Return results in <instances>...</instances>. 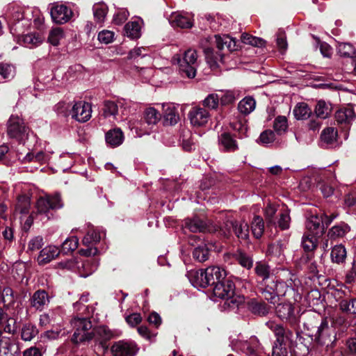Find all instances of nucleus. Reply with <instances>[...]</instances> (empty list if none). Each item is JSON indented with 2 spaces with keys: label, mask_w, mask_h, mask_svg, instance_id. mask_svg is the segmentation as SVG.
Segmentation results:
<instances>
[{
  "label": "nucleus",
  "mask_w": 356,
  "mask_h": 356,
  "mask_svg": "<svg viewBox=\"0 0 356 356\" xmlns=\"http://www.w3.org/2000/svg\"><path fill=\"white\" fill-rule=\"evenodd\" d=\"M188 277L194 287L206 288L226 278V271L219 266H209L204 270L189 271Z\"/></svg>",
  "instance_id": "nucleus-1"
},
{
  "label": "nucleus",
  "mask_w": 356,
  "mask_h": 356,
  "mask_svg": "<svg viewBox=\"0 0 356 356\" xmlns=\"http://www.w3.org/2000/svg\"><path fill=\"white\" fill-rule=\"evenodd\" d=\"M74 330L72 341L75 343L90 341L94 334L89 330L92 328L91 321L87 317H74L70 321Z\"/></svg>",
  "instance_id": "nucleus-2"
},
{
  "label": "nucleus",
  "mask_w": 356,
  "mask_h": 356,
  "mask_svg": "<svg viewBox=\"0 0 356 356\" xmlns=\"http://www.w3.org/2000/svg\"><path fill=\"white\" fill-rule=\"evenodd\" d=\"M179 73L187 78L193 79L196 75L198 66L197 54L195 49L185 51L181 58H177Z\"/></svg>",
  "instance_id": "nucleus-3"
},
{
  "label": "nucleus",
  "mask_w": 356,
  "mask_h": 356,
  "mask_svg": "<svg viewBox=\"0 0 356 356\" xmlns=\"http://www.w3.org/2000/svg\"><path fill=\"white\" fill-rule=\"evenodd\" d=\"M331 296L339 303V309L346 314H356V298L351 296L350 291L341 287L334 289L330 293Z\"/></svg>",
  "instance_id": "nucleus-4"
},
{
  "label": "nucleus",
  "mask_w": 356,
  "mask_h": 356,
  "mask_svg": "<svg viewBox=\"0 0 356 356\" xmlns=\"http://www.w3.org/2000/svg\"><path fill=\"white\" fill-rule=\"evenodd\" d=\"M7 133L10 138L16 139L19 143L28 138L29 129L23 119L17 115H11L7 124Z\"/></svg>",
  "instance_id": "nucleus-5"
},
{
  "label": "nucleus",
  "mask_w": 356,
  "mask_h": 356,
  "mask_svg": "<svg viewBox=\"0 0 356 356\" xmlns=\"http://www.w3.org/2000/svg\"><path fill=\"white\" fill-rule=\"evenodd\" d=\"M63 206V204L58 194L40 197L36 203L37 214L44 215L48 220L50 218L49 213L51 210L60 209Z\"/></svg>",
  "instance_id": "nucleus-6"
},
{
  "label": "nucleus",
  "mask_w": 356,
  "mask_h": 356,
  "mask_svg": "<svg viewBox=\"0 0 356 356\" xmlns=\"http://www.w3.org/2000/svg\"><path fill=\"white\" fill-rule=\"evenodd\" d=\"M200 44L204 49L205 59L210 68L212 70L218 68L220 64L224 62L225 52H220L219 50L216 52L214 51L213 48L209 47L211 44L209 41L205 40V38L202 39Z\"/></svg>",
  "instance_id": "nucleus-7"
},
{
  "label": "nucleus",
  "mask_w": 356,
  "mask_h": 356,
  "mask_svg": "<svg viewBox=\"0 0 356 356\" xmlns=\"http://www.w3.org/2000/svg\"><path fill=\"white\" fill-rule=\"evenodd\" d=\"M206 41H209L210 44H215L218 50L220 52H230L237 49L236 41L228 35H215L205 38Z\"/></svg>",
  "instance_id": "nucleus-8"
},
{
  "label": "nucleus",
  "mask_w": 356,
  "mask_h": 356,
  "mask_svg": "<svg viewBox=\"0 0 356 356\" xmlns=\"http://www.w3.org/2000/svg\"><path fill=\"white\" fill-rule=\"evenodd\" d=\"M95 335L98 351L103 355L108 353L111 339L110 329L105 325L99 326L95 330Z\"/></svg>",
  "instance_id": "nucleus-9"
},
{
  "label": "nucleus",
  "mask_w": 356,
  "mask_h": 356,
  "mask_svg": "<svg viewBox=\"0 0 356 356\" xmlns=\"http://www.w3.org/2000/svg\"><path fill=\"white\" fill-rule=\"evenodd\" d=\"M91 104L84 101L75 102L70 111L72 118L80 122L88 121L91 118Z\"/></svg>",
  "instance_id": "nucleus-10"
},
{
  "label": "nucleus",
  "mask_w": 356,
  "mask_h": 356,
  "mask_svg": "<svg viewBox=\"0 0 356 356\" xmlns=\"http://www.w3.org/2000/svg\"><path fill=\"white\" fill-rule=\"evenodd\" d=\"M225 227L227 232L221 229L224 236L228 238L231 234V229L235 235L241 239L246 240L249 237V226L245 222L229 220L225 222Z\"/></svg>",
  "instance_id": "nucleus-11"
},
{
  "label": "nucleus",
  "mask_w": 356,
  "mask_h": 356,
  "mask_svg": "<svg viewBox=\"0 0 356 356\" xmlns=\"http://www.w3.org/2000/svg\"><path fill=\"white\" fill-rule=\"evenodd\" d=\"M235 286L234 282L227 278L220 282H217L213 288V294L214 296L229 300L233 297Z\"/></svg>",
  "instance_id": "nucleus-12"
},
{
  "label": "nucleus",
  "mask_w": 356,
  "mask_h": 356,
  "mask_svg": "<svg viewBox=\"0 0 356 356\" xmlns=\"http://www.w3.org/2000/svg\"><path fill=\"white\" fill-rule=\"evenodd\" d=\"M139 348L134 341H119L113 344V355L136 356Z\"/></svg>",
  "instance_id": "nucleus-13"
},
{
  "label": "nucleus",
  "mask_w": 356,
  "mask_h": 356,
  "mask_svg": "<svg viewBox=\"0 0 356 356\" xmlns=\"http://www.w3.org/2000/svg\"><path fill=\"white\" fill-rule=\"evenodd\" d=\"M356 118L355 111L350 105L339 108L335 113V119L337 123L341 125L342 129L347 131L351 123Z\"/></svg>",
  "instance_id": "nucleus-14"
},
{
  "label": "nucleus",
  "mask_w": 356,
  "mask_h": 356,
  "mask_svg": "<svg viewBox=\"0 0 356 356\" xmlns=\"http://www.w3.org/2000/svg\"><path fill=\"white\" fill-rule=\"evenodd\" d=\"M51 17L54 22L63 24L67 22L72 17V10L63 4H56L51 8Z\"/></svg>",
  "instance_id": "nucleus-15"
},
{
  "label": "nucleus",
  "mask_w": 356,
  "mask_h": 356,
  "mask_svg": "<svg viewBox=\"0 0 356 356\" xmlns=\"http://www.w3.org/2000/svg\"><path fill=\"white\" fill-rule=\"evenodd\" d=\"M184 228L188 229L191 232H211L216 230V227L211 223L204 222L198 217L186 219L184 220Z\"/></svg>",
  "instance_id": "nucleus-16"
},
{
  "label": "nucleus",
  "mask_w": 356,
  "mask_h": 356,
  "mask_svg": "<svg viewBox=\"0 0 356 356\" xmlns=\"http://www.w3.org/2000/svg\"><path fill=\"white\" fill-rule=\"evenodd\" d=\"M323 216L319 215H312L306 221L305 226L308 234L321 236L325 232V226H323Z\"/></svg>",
  "instance_id": "nucleus-17"
},
{
  "label": "nucleus",
  "mask_w": 356,
  "mask_h": 356,
  "mask_svg": "<svg viewBox=\"0 0 356 356\" xmlns=\"http://www.w3.org/2000/svg\"><path fill=\"white\" fill-rule=\"evenodd\" d=\"M51 296L43 289L37 290L30 298L31 307L38 311H42L50 302Z\"/></svg>",
  "instance_id": "nucleus-18"
},
{
  "label": "nucleus",
  "mask_w": 356,
  "mask_h": 356,
  "mask_svg": "<svg viewBox=\"0 0 356 356\" xmlns=\"http://www.w3.org/2000/svg\"><path fill=\"white\" fill-rule=\"evenodd\" d=\"M169 22L172 26L181 29H190L193 26V16L184 13H172Z\"/></svg>",
  "instance_id": "nucleus-19"
},
{
  "label": "nucleus",
  "mask_w": 356,
  "mask_h": 356,
  "mask_svg": "<svg viewBox=\"0 0 356 356\" xmlns=\"http://www.w3.org/2000/svg\"><path fill=\"white\" fill-rule=\"evenodd\" d=\"M254 273L257 277V282L259 285L270 283L275 278L270 273V268L264 261L256 262Z\"/></svg>",
  "instance_id": "nucleus-20"
},
{
  "label": "nucleus",
  "mask_w": 356,
  "mask_h": 356,
  "mask_svg": "<svg viewBox=\"0 0 356 356\" xmlns=\"http://www.w3.org/2000/svg\"><path fill=\"white\" fill-rule=\"evenodd\" d=\"M143 24V19L139 17L134 21L127 22L123 29L124 35L131 40H138L142 35L141 29Z\"/></svg>",
  "instance_id": "nucleus-21"
},
{
  "label": "nucleus",
  "mask_w": 356,
  "mask_h": 356,
  "mask_svg": "<svg viewBox=\"0 0 356 356\" xmlns=\"http://www.w3.org/2000/svg\"><path fill=\"white\" fill-rule=\"evenodd\" d=\"M266 326L271 330L276 337L275 342L278 343H284L286 340H291L293 336L291 331L286 330L284 327L273 321H268L266 323Z\"/></svg>",
  "instance_id": "nucleus-22"
},
{
  "label": "nucleus",
  "mask_w": 356,
  "mask_h": 356,
  "mask_svg": "<svg viewBox=\"0 0 356 356\" xmlns=\"http://www.w3.org/2000/svg\"><path fill=\"white\" fill-rule=\"evenodd\" d=\"M60 253L59 248L55 245H47L42 249L37 257L39 265L43 266L55 259Z\"/></svg>",
  "instance_id": "nucleus-23"
},
{
  "label": "nucleus",
  "mask_w": 356,
  "mask_h": 356,
  "mask_svg": "<svg viewBox=\"0 0 356 356\" xmlns=\"http://www.w3.org/2000/svg\"><path fill=\"white\" fill-rule=\"evenodd\" d=\"M334 334V328L329 325L327 319L322 320L315 334L316 340L320 343L331 341V337Z\"/></svg>",
  "instance_id": "nucleus-24"
},
{
  "label": "nucleus",
  "mask_w": 356,
  "mask_h": 356,
  "mask_svg": "<svg viewBox=\"0 0 356 356\" xmlns=\"http://www.w3.org/2000/svg\"><path fill=\"white\" fill-rule=\"evenodd\" d=\"M209 116V112L203 108H193L188 113L191 123L197 127L207 124Z\"/></svg>",
  "instance_id": "nucleus-25"
},
{
  "label": "nucleus",
  "mask_w": 356,
  "mask_h": 356,
  "mask_svg": "<svg viewBox=\"0 0 356 356\" xmlns=\"http://www.w3.org/2000/svg\"><path fill=\"white\" fill-rule=\"evenodd\" d=\"M218 145L225 152H232L238 149L237 141L228 132H223L218 136Z\"/></svg>",
  "instance_id": "nucleus-26"
},
{
  "label": "nucleus",
  "mask_w": 356,
  "mask_h": 356,
  "mask_svg": "<svg viewBox=\"0 0 356 356\" xmlns=\"http://www.w3.org/2000/svg\"><path fill=\"white\" fill-rule=\"evenodd\" d=\"M238 346L243 353L249 356H258L259 342L256 337H251L247 341H239Z\"/></svg>",
  "instance_id": "nucleus-27"
},
{
  "label": "nucleus",
  "mask_w": 356,
  "mask_h": 356,
  "mask_svg": "<svg viewBox=\"0 0 356 356\" xmlns=\"http://www.w3.org/2000/svg\"><path fill=\"white\" fill-rule=\"evenodd\" d=\"M315 235L305 233L302 238V247L305 252L308 260H311L313 257V251L316 249L317 238Z\"/></svg>",
  "instance_id": "nucleus-28"
},
{
  "label": "nucleus",
  "mask_w": 356,
  "mask_h": 356,
  "mask_svg": "<svg viewBox=\"0 0 356 356\" xmlns=\"http://www.w3.org/2000/svg\"><path fill=\"white\" fill-rule=\"evenodd\" d=\"M61 309L56 307L50 309L47 312L43 313L40 316V325L41 326H47L55 323H58L61 317Z\"/></svg>",
  "instance_id": "nucleus-29"
},
{
  "label": "nucleus",
  "mask_w": 356,
  "mask_h": 356,
  "mask_svg": "<svg viewBox=\"0 0 356 356\" xmlns=\"http://www.w3.org/2000/svg\"><path fill=\"white\" fill-rule=\"evenodd\" d=\"M225 257V259L232 257L234 261H237L242 267L246 269H250L253 266L252 258L245 252L239 250L233 254H227Z\"/></svg>",
  "instance_id": "nucleus-30"
},
{
  "label": "nucleus",
  "mask_w": 356,
  "mask_h": 356,
  "mask_svg": "<svg viewBox=\"0 0 356 356\" xmlns=\"http://www.w3.org/2000/svg\"><path fill=\"white\" fill-rule=\"evenodd\" d=\"M163 118L166 124L174 125L177 123L179 117L177 110L172 104H163Z\"/></svg>",
  "instance_id": "nucleus-31"
},
{
  "label": "nucleus",
  "mask_w": 356,
  "mask_h": 356,
  "mask_svg": "<svg viewBox=\"0 0 356 356\" xmlns=\"http://www.w3.org/2000/svg\"><path fill=\"white\" fill-rule=\"evenodd\" d=\"M105 232L98 229L90 228L86 235L83 238V243L86 246H89L93 243H97L105 237Z\"/></svg>",
  "instance_id": "nucleus-32"
},
{
  "label": "nucleus",
  "mask_w": 356,
  "mask_h": 356,
  "mask_svg": "<svg viewBox=\"0 0 356 356\" xmlns=\"http://www.w3.org/2000/svg\"><path fill=\"white\" fill-rule=\"evenodd\" d=\"M270 283L268 288L274 290L277 298L279 296H285L287 293L293 291L285 282L279 281L275 277Z\"/></svg>",
  "instance_id": "nucleus-33"
},
{
  "label": "nucleus",
  "mask_w": 356,
  "mask_h": 356,
  "mask_svg": "<svg viewBox=\"0 0 356 356\" xmlns=\"http://www.w3.org/2000/svg\"><path fill=\"white\" fill-rule=\"evenodd\" d=\"M248 309L252 313L259 316L266 315L270 310V307L265 302L256 299L248 302Z\"/></svg>",
  "instance_id": "nucleus-34"
},
{
  "label": "nucleus",
  "mask_w": 356,
  "mask_h": 356,
  "mask_svg": "<svg viewBox=\"0 0 356 356\" xmlns=\"http://www.w3.org/2000/svg\"><path fill=\"white\" fill-rule=\"evenodd\" d=\"M209 250L207 245L201 242L193 251V259L198 262H204L209 259Z\"/></svg>",
  "instance_id": "nucleus-35"
},
{
  "label": "nucleus",
  "mask_w": 356,
  "mask_h": 356,
  "mask_svg": "<svg viewBox=\"0 0 356 356\" xmlns=\"http://www.w3.org/2000/svg\"><path fill=\"white\" fill-rule=\"evenodd\" d=\"M312 110L306 103H298L293 109V114L298 120L308 119L312 115Z\"/></svg>",
  "instance_id": "nucleus-36"
},
{
  "label": "nucleus",
  "mask_w": 356,
  "mask_h": 356,
  "mask_svg": "<svg viewBox=\"0 0 356 356\" xmlns=\"http://www.w3.org/2000/svg\"><path fill=\"white\" fill-rule=\"evenodd\" d=\"M38 333L36 326L31 323H24L21 330V338L23 341H31Z\"/></svg>",
  "instance_id": "nucleus-37"
},
{
  "label": "nucleus",
  "mask_w": 356,
  "mask_h": 356,
  "mask_svg": "<svg viewBox=\"0 0 356 356\" xmlns=\"http://www.w3.org/2000/svg\"><path fill=\"white\" fill-rule=\"evenodd\" d=\"M331 111V104L324 100H319L314 109L316 117L320 119L327 118L330 115Z\"/></svg>",
  "instance_id": "nucleus-38"
},
{
  "label": "nucleus",
  "mask_w": 356,
  "mask_h": 356,
  "mask_svg": "<svg viewBox=\"0 0 356 356\" xmlns=\"http://www.w3.org/2000/svg\"><path fill=\"white\" fill-rule=\"evenodd\" d=\"M255 106V100L251 97H246L239 102L238 110L240 113L248 115L254 110Z\"/></svg>",
  "instance_id": "nucleus-39"
},
{
  "label": "nucleus",
  "mask_w": 356,
  "mask_h": 356,
  "mask_svg": "<svg viewBox=\"0 0 356 356\" xmlns=\"http://www.w3.org/2000/svg\"><path fill=\"white\" fill-rule=\"evenodd\" d=\"M126 104L124 99H113V116L121 115L122 118L126 117L129 113V110L125 106Z\"/></svg>",
  "instance_id": "nucleus-40"
},
{
  "label": "nucleus",
  "mask_w": 356,
  "mask_h": 356,
  "mask_svg": "<svg viewBox=\"0 0 356 356\" xmlns=\"http://www.w3.org/2000/svg\"><path fill=\"white\" fill-rule=\"evenodd\" d=\"M251 229L256 238H260L264 232V222L259 216H254L251 222Z\"/></svg>",
  "instance_id": "nucleus-41"
},
{
  "label": "nucleus",
  "mask_w": 356,
  "mask_h": 356,
  "mask_svg": "<svg viewBox=\"0 0 356 356\" xmlns=\"http://www.w3.org/2000/svg\"><path fill=\"white\" fill-rule=\"evenodd\" d=\"M278 317L282 320H288L293 316L294 309L291 304H279L276 307Z\"/></svg>",
  "instance_id": "nucleus-42"
},
{
  "label": "nucleus",
  "mask_w": 356,
  "mask_h": 356,
  "mask_svg": "<svg viewBox=\"0 0 356 356\" xmlns=\"http://www.w3.org/2000/svg\"><path fill=\"white\" fill-rule=\"evenodd\" d=\"M332 261L336 264H342L346 257V250L343 245H335L330 254Z\"/></svg>",
  "instance_id": "nucleus-43"
},
{
  "label": "nucleus",
  "mask_w": 356,
  "mask_h": 356,
  "mask_svg": "<svg viewBox=\"0 0 356 356\" xmlns=\"http://www.w3.org/2000/svg\"><path fill=\"white\" fill-rule=\"evenodd\" d=\"M350 231V227L347 224L341 223L332 227L328 232L327 236L331 239L343 237Z\"/></svg>",
  "instance_id": "nucleus-44"
},
{
  "label": "nucleus",
  "mask_w": 356,
  "mask_h": 356,
  "mask_svg": "<svg viewBox=\"0 0 356 356\" xmlns=\"http://www.w3.org/2000/svg\"><path fill=\"white\" fill-rule=\"evenodd\" d=\"M230 127L233 130L238 133L240 138L247 136L248 127L247 124V120L245 118H239L231 122Z\"/></svg>",
  "instance_id": "nucleus-45"
},
{
  "label": "nucleus",
  "mask_w": 356,
  "mask_h": 356,
  "mask_svg": "<svg viewBox=\"0 0 356 356\" xmlns=\"http://www.w3.org/2000/svg\"><path fill=\"white\" fill-rule=\"evenodd\" d=\"M31 207L30 198L26 195H19L15 207V212L21 214H26L29 211Z\"/></svg>",
  "instance_id": "nucleus-46"
},
{
  "label": "nucleus",
  "mask_w": 356,
  "mask_h": 356,
  "mask_svg": "<svg viewBox=\"0 0 356 356\" xmlns=\"http://www.w3.org/2000/svg\"><path fill=\"white\" fill-rule=\"evenodd\" d=\"M79 245V239L76 236L67 238L61 245L60 252L67 254L74 251Z\"/></svg>",
  "instance_id": "nucleus-47"
},
{
  "label": "nucleus",
  "mask_w": 356,
  "mask_h": 356,
  "mask_svg": "<svg viewBox=\"0 0 356 356\" xmlns=\"http://www.w3.org/2000/svg\"><path fill=\"white\" fill-rule=\"evenodd\" d=\"M64 36L65 34L62 28H53L49 33L48 42L54 46H58Z\"/></svg>",
  "instance_id": "nucleus-48"
},
{
  "label": "nucleus",
  "mask_w": 356,
  "mask_h": 356,
  "mask_svg": "<svg viewBox=\"0 0 356 356\" xmlns=\"http://www.w3.org/2000/svg\"><path fill=\"white\" fill-rule=\"evenodd\" d=\"M16 74L15 67L9 63H0V75L6 79H12Z\"/></svg>",
  "instance_id": "nucleus-49"
},
{
  "label": "nucleus",
  "mask_w": 356,
  "mask_h": 356,
  "mask_svg": "<svg viewBox=\"0 0 356 356\" xmlns=\"http://www.w3.org/2000/svg\"><path fill=\"white\" fill-rule=\"evenodd\" d=\"M337 49L338 53L343 57H354L356 56V50L350 43H339Z\"/></svg>",
  "instance_id": "nucleus-50"
},
{
  "label": "nucleus",
  "mask_w": 356,
  "mask_h": 356,
  "mask_svg": "<svg viewBox=\"0 0 356 356\" xmlns=\"http://www.w3.org/2000/svg\"><path fill=\"white\" fill-rule=\"evenodd\" d=\"M270 285V283H266L263 285H260L259 290L261 292L262 296L268 300L270 304L275 305L278 298L274 292V290L268 288V286Z\"/></svg>",
  "instance_id": "nucleus-51"
},
{
  "label": "nucleus",
  "mask_w": 356,
  "mask_h": 356,
  "mask_svg": "<svg viewBox=\"0 0 356 356\" xmlns=\"http://www.w3.org/2000/svg\"><path fill=\"white\" fill-rule=\"evenodd\" d=\"M1 329L6 333L15 334L17 332V321L14 318L9 316L0 323Z\"/></svg>",
  "instance_id": "nucleus-52"
},
{
  "label": "nucleus",
  "mask_w": 356,
  "mask_h": 356,
  "mask_svg": "<svg viewBox=\"0 0 356 356\" xmlns=\"http://www.w3.org/2000/svg\"><path fill=\"white\" fill-rule=\"evenodd\" d=\"M144 118L148 124L154 125L161 119V115L154 108L150 107L145 110Z\"/></svg>",
  "instance_id": "nucleus-53"
},
{
  "label": "nucleus",
  "mask_w": 356,
  "mask_h": 356,
  "mask_svg": "<svg viewBox=\"0 0 356 356\" xmlns=\"http://www.w3.org/2000/svg\"><path fill=\"white\" fill-rule=\"evenodd\" d=\"M337 137V131L333 127H327L321 133V140L326 144H332L336 141Z\"/></svg>",
  "instance_id": "nucleus-54"
},
{
  "label": "nucleus",
  "mask_w": 356,
  "mask_h": 356,
  "mask_svg": "<svg viewBox=\"0 0 356 356\" xmlns=\"http://www.w3.org/2000/svg\"><path fill=\"white\" fill-rule=\"evenodd\" d=\"M273 128L278 135H281L284 133L288 128L286 118L283 115L277 116L274 120Z\"/></svg>",
  "instance_id": "nucleus-55"
},
{
  "label": "nucleus",
  "mask_w": 356,
  "mask_h": 356,
  "mask_svg": "<svg viewBox=\"0 0 356 356\" xmlns=\"http://www.w3.org/2000/svg\"><path fill=\"white\" fill-rule=\"evenodd\" d=\"M277 211V207L275 204L268 203L265 208V216L268 225H276V220L275 215Z\"/></svg>",
  "instance_id": "nucleus-56"
},
{
  "label": "nucleus",
  "mask_w": 356,
  "mask_h": 356,
  "mask_svg": "<svg viewBox=\"0 0 356 356\" xmlns=\"http://www.w3.org/2000/svg\"><path fill=\"white\" fill-rule=\"evenodd\" d=\"M241 41L244 44H250L255 47H262L265 44V40L260 38L254 37L248 33L241 35Z\"/></svg>",
  "instance_id": "nucleus-57"
},
{
  "label": "nucleus",
  "mask_w": 356,
  "mask_h": 356,
  "mask_svg": "<svg viewBox=\"0 0 356 356\" xmlns=\"http://www.w3.org/2000/svg\"><path fill=\"white\" fill-rule=\"evenodd\" d=\"M279 219L276 221V225H277L283 230L289 229L291 221L289 211L284 209L279 213Z\"/></svg>",
  "instance_id": "nucleus-58"
},
{
  "label": "nucleus",
  "mask_w": 356,
  "mask_h": 356,
  "mask_svg": "<svg viewBox=\"0 0 356 356\" xmlns=\"http://www.w3.org/2000/svg\"><path fill=\"white\" fill-rule=\"evenodd\" d=\"M108 12V8L105 4H95L93 6V13L95 18L98 22H103Z\"/></svg>",
  "instance_id": "nucleus-59"
},
{
  "label": "nucleus",
  "mask_w": 356,
  "mask_h": 356,
  "mask_svg": "<svg viewBox=\"0 0 356 356\" xmlns=\"http://www.w3.org/2000/svg\"><path fill=\"white\" fill-rule=\"evenodd\" d=\"M1 299L5 306L12 305L15 302L13 289L10 287H5L1 292Z\"/></svg>",
  "instance_id": "nucleus-60"
},
{
  "label": "nucleus",
  "mask_w": 356,
  "mask_h": 356,
  "mask_svg": "<svg viewBox=\"0 0 356 356\" xmlns=\"http://www.w3.org/2000/svg\"><path fill=\"white\" fill-rule=\"evenodd\" d=\"M23 42L26 45H30L31 47L41 44L42 38L38 34L29 33L24 36Z\"/></svg>",
  "instance_id": "nucleus-61"
},
{
  "label": "nucleus",
  "mask_w": 356,
  "mask_h": 356,
  "mask_svg": "<svg viewBox=\"0 0 356 356\" xmlns=\"http://www.w3.org/2000/svg\"><path fill=\"white\" fill-rule=\"evenodd\" d=\"M129 16V12L124 8H118L113 16V22L120 24L124 22Z\"/></svg>",
  "instance_id": "nucleus-62"
},
{
  "label": "nucleus",
  "mask_w": 356,
  "mask_h": 356,
  "mask_svg": "<svg viewBox=\"0 0 356 356\" xmlns=\"http://www.w3.org/2000/svg\"><path fill=\"white\" fill-rule=\"evenodd\" d=\"M44 245L43 238L37 236L32 238L28 243V251H36L40 249Z\"/></svg>",
  "instance_id": "nucleus-63"
},
{
  "label": "nucleus",
  "mask_w": 356,
  "mask_h": 356,
  "mask_svg": "<svg viewBox=\"0 0 356 356\" xmlns=\"http://www.w3.org/2000/svg\"><path fill=\"white\" fill-rule=\"evenodd\" d=\"M219 97L216 94H211L203 101V105L210 109H215L218 107Z\"/></svg>",
  "instance_id": "nucleus-64"
}]
</instances>
